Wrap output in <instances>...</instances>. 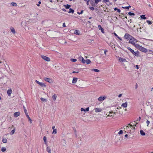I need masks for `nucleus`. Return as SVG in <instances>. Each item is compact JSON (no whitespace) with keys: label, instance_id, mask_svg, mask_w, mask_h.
Segmentation results:
<instances>
[{"label":"nucleus","instance_id":"obj_1","mask_svg":"<svg viewBox=\"0 0 153 153\" xmlns=\"http://www.w3.org/2000/svg\"><path fill=\"white\" fill-rule=\"evenodd\" d=\"M129 40V43H130L132 45L134 44V43H135L137 42V40L132 36L131 38Z\"/></svg>","mask_w":153,"mask_h":153},{"label":"nucleus","instance_id":"obj_2","mask_svg":"<svg viewBox=\"0 0 153 153\" xmlns=\"http://www.w3.org/2000/svg\"><path fill=\"white\" fill-rule=\"evenodd\" d=\"M132 36L128 33H126L124 36V38L126 39L129 40L132 38Z\"/></svg>","mask_w":153,"mask_h":153},{"label":"nucleus","instance_id":"obj_3","mask_svg":"<svg viewBox=\"0 0 153 153\" xmlns=\"http://www.w3.org/2000/svg\"><path fill=\"white\" fill-rule=\"evenodd\" d=\"M139 49L142 52L144 53H146L147 52V50L146 48L142 47V46L139 47Z\"/></svg>","mask_w":153,"mask_h":153},{"label":"nucleus","instance_id":"obj_4","mask_svg":"<svg viewBox=\"0 0 153 153\" xmlns=\"http://www.w3.org/2000/svg\"><path fill=\"white\" fill-rule=\"evenodd\" d=\"M41 57L44 60L47 61V62H48L50 61V59L49 58L44 56L43 55H42L41 56Z\"/></svg>","mask_w":153,"mask_h":153},{"label":"nucleus","instance_id":"obj_5","mask_svg":"<svg viewBox=\"0 0 153 153\" xmlns=\"http://www.w3.org/2000/svg\"><path fill=\"white\" fill-rule=\"evenodd\" d=\"M107 98L106 96H100L98 98V100L100 101H102L106 99Z\"/></svg>","mask_w":153,"mask_h":153},{"label":"nucleus","instance_id":"obj_6","mask_svg":"<svg viewBox=\"0 0 153 153\" xmlns=\"http://www.w3.org/2000/svg\"><path fill=\"white\" fill-rule=\"evenodd\" d=\"M36 82L39 85L43 87H45L46 86L42 82H39V81H37V80H36Z\"/></svg>","mask_w":153,"mask_h":153},{"label":"nucleus","instance_id":"obj_7","mask_svg":"<svg viewBox=\"0 0 153 153\" xmlns=\"http://www.w3.org/2000/svg\"><path fill=\"white\" fill-rule=\"evenodd\" d=\"M44 79L45 81L47 82L50 83H51L52 82V80L49 78L44 77Z\"/></svg>","mask_w":153,"mask_h":153},{"label":"nucleus","instance_id":"obj_8","mask_svg":"<svg viewBox=\"0 0 153 153\" xmlns=\"http://www.w3.org/2000/svg\"><path fill=\"white\" fill-rule=\"evenodd\" d=\"M119 60L120 62H127L125 59L123 58L119 57Z\"/></svg>","mask_w":153,"mask_h":153},{"label":"nucleus","instance_id":"obj_9","mask_svg":"<svg viewBox=\"0 0 153 153\" xmlns=\"http://www.w3.org/2000/svg\"><path fill=\"white\" fill-rule=\"evenodd\" d=\"M98 27L99 29L101 30V32L104 33V29L100 25H99L98 26Z\"/></svg>","mask_w":153,"mask_h":153},{"label":"nucleus","instance_id":"obj_10","mask_svg":"<svg viewBox=\"0 0 153 153\" xmlns=\"http://www.w3.org/2000/svg\"><path fill=\"white\" fill-rule=\"evenodd\" d=\"M133 54L135 56L138 57L139 55V52L138 51L136 52H134V53Z\"/></svg>","mask_w":153,"mask_h":153},{"label":"nucleus","instance_id":"obj_11","mask_svg":"<svg viewBox=\"0 0 153 153\" xmlns=\"http://www.w3.org/2000/svg\"><path fill=\"white\" fill-rule=\"evenodd\" d=\"M20 113L19 112H17L15 113L14 114V116L15 117H17L20 115Z\"/></svg>","mask_w":153,"mask_h":153},{"label":"nucleus","instance_id":"obj_12","mask_svg":"<svg viewBox=\"0 0 153 153\" xmlns=\"http://www.w3.org/2000/svg\"><path fill=\"white\" fill-rule=\"evenodd\" d=\"M127 49L129 50L132 54H133L134 52V51L133 49H131L130 47H128Z\"/></svg>","mask_w":153,"mask_h":153},{"label":"nucleus","instance_id":"obj_13","mask_svg":"<svg viewBox=\"0 0 153 153\" xmlns=\"http://www.w3.org/2000/svg\"><path fill=\"white\" fill-rule=\"evenodd\" d=\"M95 111L96 112H100L102 110L100 108H96L95 109Z\"/></svg>","mask_w":153,"mask_h":153},{"label":"nucleus","instance_id":"obj_14","mask_svg":"<svg viewBox=\"0 0 153 153\" xmlns=\"http://www.w3.org/2000/svg\"><path fill=\"white\" fill-rule=\"evenodd\" d=\"M127 102H126L124 103H123L122 105L121 106L124 108H126L127 107Z\"/></svg>","mask_w":153,"mask_h":153},{"label":"nucleus","instance_id":"obj_15","mask_svg":"<svg viewBox=\"0 0 153 153\" xmlns=\"http://www.w3.org/2000/svg\"><path fill=\"white\" fill-rule=\"evenodd\" d=\"M77 78H76L74 77L73 78V81H72V83H75L77 81Z\"/></svg>","mask_w":153,"mask_h":153},{"label":"nucleus","instance_id":"obj_16","mask_svg":"<svg viewBox=\"0 0 153 153\" xmlns=\"http://www.w3.org/2000/svg\"><path fill=\"white\" fill-rule=\"evenodd\" d=\"M12 93V90L11 89H9L7 91V93L9 96H10Z\"/></svg>","mask_w":153,"mask_h":153},{"label":"nucleus","instance_id":"obj_17","mask_svg":"<svg viewBox=\"0 0 153 153\" xmlns=\"http://www.w3.org/2000/svg\"><path fill=\"white\" fill-rule=\"evenodd\" d=\"M46 151H47L49 153H51V151L50 148L48 147V146H47L46 148Z\"/></svg>","mask_w":153,"mask_h":153},{"label":"nucleus","instance_id":"obj_18","mask_svg":"<svg viewBox=\"0 0 153 153\" xmlns=\"http://www.w3.org/2000/svg\"><path fill=\"white\" fill-rule=\"evenodd\" d=\"M43 140L45 144L47 145V138L45 136H44L43 137Z\"/></svg>","mask_w":153,"mask_h":153},{"label":"nucleus","instance_id":"obj_19","mask_svg":"<svg viewBox=\"0 0 153 153\" xmlns=\"http://www.w3.org/2000/svg\"><path fill=\"white\" fill-rule=\"evenodd\" d=\"M10 29L11 31L13 34H15L16 33V31H15V30L13 27H11Z\"/></svg>","mask_w":153,"mask_h":153},{"label":"nucleus","instance_id":"obj_20","mask_svg":"<svg viewBox=\"0 0 153 153\" xmlns=\"http://www.w3.org/2000/svg\"><path fill=\"white\" fill-rule=\"evenodd\" d=\"M145 16V15H141L140 16V17L141 18V19H146L147 18Z\"/></svg>","mask_w":153,"mask_h":153},{"label":"nucleus","instance_id":"obj_21","mask_svg":"<svg viewBox=\"0 0 153 153\" xmlns=\"http://www.w3.org/2000/svg\"><path fill=\"white\" fill-rule=\"evenodd\" d=\"M56 97L57 96L55 94H54L52 96V99L54 101H55L56 100Z\"/></svg>","mask_w":153,"mask_h":153},{"label":"nucleus","instance_id":"obj_22","mask_svg":"<svg viewBox=\"0 0 153 153\" xmlns=\"http://www.w3.org/2000/svg\"><path fill=\"white\" fill-rule=\"evenodd\" d=\"M140 132L141 135H142L144 136L146 134L142 130H141Z\"/></svg>","mask_w":153,"mask_h":153},{"label":"nucleus","instance_id":"obj_23","mask_svg":"<svg viewBox=\"0 0 153 153\" xmlns=\"http://www.w3.org/2000/svg\"><path fill=\"white\" fill-rule=\"evenodd\" d=\"M74 10L73 9H71V8H70L69 11H68V13H74Z\"/></svg>","mask_w":153,"mask_h":153},{"label":"nucleus","instance_id":"obj_24","mask_svg":"<svg viewBox=\"0 0 153 153\" xmlns=\"http://www.w3.org/2000/svg\"><path fill=\"white\" fill-rule=\"evenodd\" d=\"M91 62V61L89 59H87L86 60H85V63H86L88 64H89Z\"/></svg>","mask_w":153,"mask_h":153},{"label":"nucleus","instance_id":"obj_25","mask_svg":"<svg viewBox=\"0 0 153 153\" xmlns=\"http://www.w3.org/2000/svg\"><path fill=\"white\" fill-rule=\"evenodd\" d=\"M64 6L66 9H69L71 7V5L69 4L64 5Z\"/></svg>","mask_w":153,"mask_h":153},{"label":"nucleus","instance_id":"obj_26","mask_svg":"<svg viewBox=\"0 0 153 153\" xmlns=\"http://www.w3.org/2000/svg\"><path fill=\"white\" fill-rule=\"evenodd\" d=\"M79 31L78 30H75L74 31V33L76 35H79Z\"/></svg>","mask_w":153,"mask_h":153},{"label":"nucleus","instance_id":"obj_27","mask_svg":"<svg viewBox=\"0 0 153 153\" xmlns=\"http://www.w3.org/2000/svg\"><path fill=\"white\" fill-rule=\"evenodd\" d=\"M132 45H134L135 47L138 48V49H139V47L141 46L139 45L138 44H136L135 43H134V44H133Z\"/></svg>","mask_w":153,"mask_h":153},{"label":"nucleus","instance_id":"obj_28","mask_svg":"<svg viewBox=\"0 0 153 153\" xmlns=\"http://www.w3.org/2000/svg\"><path fill=\"white\" fill-rule=\"evenodd\" d=\"M132 124L133 125V126H136V125L138 123L137 122H136V121H134V122H132Z\"/></svg>","mask_w":153,"mask_h":153},{"label":"nucleus","instance_id":"obj_29","mask_svg":"<svg viewBox=\"0 0 153 153\" xmlns=\"http://www.w3.org/2000/svg\"><path fill=\"white\" fill-rule=\"evenodd\" d=\"M114 35L116 37H117L120 40L122 41V39L120 37L115 33H114Z\"/></svg>","mask_w":153,"mask_h":153},{"label":"nucleus","instance_id":"obj_30","mask_svg":"<svg viewBox=\"0 0 153 153\" xmlns=\"http://www.w3.org/2000/svg\"><path fill=\"white\" fill-rule=\"evenodd\" d=\"M114 10L115 11L117 10V12L118 13H120V10L117 7H115L114 8Z\"/></svg>","mask_w":153,"mask_h":153},{"label":"nucleus","instance_id":"obj_31","mask_svg":"<svg viewBox=\"0 0 153 153\" xmlns=\"http://www.w3.org/2000/svg\"><path fill=\"white\" fill-rule=\"evenodd\" d=\"M15 128L13 130L11 131L10 132V135H12L15 132Z\"/></svg>","mask_w":153,"mask_h":153},{"label":"nucleus","instance_id":"obj_32","mask_svg":"<svg viewBox=\"0 0 153 153\" xmlns=\"http://www.w3.org/2000/svg\"><path fill=\"white\" fill-rule=\"evenodd\" d=\"M123 127L124 129L126 130H127L128 128H129V127L128 126H125Z\"/></svg>","mask_w":153,"mask_h":153},{"label":"nucleus","instance_id":"obj_33","mask_svg":"<svg viewBox=\"0 0 153 153\" xmlns=\"http://www.w3.org/2000/svg\"><path fill=\"white\" fill-rule=\"evenodd\" d=\"M11 4L13 6H17V4L15 2H12Z\"/></svg>","mask_w":153,"mask_h":153},{"label":"nucleus","instance_id":"obj_34","mask_svg":"<svg viewBox=\"0 0 153 153\" xmlns=\"http://www.w3.org/2000/svg\"><path fill=\"white\" fill-rule=\"evenodd\" d=\"M2 142L4 143H6L7 142V140L6 139H3L2 140Z\"/></svg>","mask_w":153,"mask_h":153},{"label":"nucleus","instance_id":"obj_35","mask_svg":"<svg viewBox=\"0 0 153 153\" xmlns=\"http://www.w3.org/2000/svg\"><path fill=\"white\" fill-rule=\"evenodd\" d=\"M6 150V148L5 147H2L1 149V151L2 152H4Z\"/></svg>","mask_w":153,"mask_h":153},{"label":"nucleus","instance_id":"obj_36","mask_svg":"<svg viewBox=\"0 0 153 153\" xmlns=\"http://www.w3.org/2000/svg\"><path fill=\"white\" fill-rule=\"evenodd\" d=\"M128 14L130 16H134L135 14L130 12L128 13Z\"/></svg>","mask_w":153,"mask_h":153},{"label":"nucleus","instance_id":"obj_37","mask_svg":"<svg viewBox=\"0 0 153 153\" xmlns=\"http://www.w3.org/2000/svg\"><path fill=\"white\" fill-rule=\"evenodd\" d=\"M92 71H93L96 72H98L100 71L99 70L96 69H92Z\"/></svg>","mask_w":153,"mask_h":153},{"label":"nucleus","instance_id":"obj_38","mask_svg":"<svg viewBox=\"0 0 153 153\" xmlns=\"http://www.w3.org/2000/svg\"><path fill=\"white\" fill-rule=\"evenodd\" d=\"M23 108H24V112H25V114H27V110L24 106V107H23Z\"/></svg>","mask_w":153,"mask_h":153},{"label":"nucleus","instance_id":"obj_39","mask_svg":"<svg viewBox=\"0 0 153 153\" xmlns=\"http://www.w3.org/2000/svg\"><path fill=\"white\" fill-rule=\"evenodd\" d=\"M40 99L41 100V101L43 102L46 101V99H44L43 98H41Z\"/></svg>","mask_w":153,"mask_h":153},{"label":"nucleus","instance_id":"obj_40","mask_svg":"<svg viewBox=\"0 0 153 153\" xmlns=\"http://www.w3.org/2000/svg\"><path fill=\"white\" fill-rule=\"evenodd\" d=\"M56 132L57 131L56 129H53V134L54 133V134H56Z\"/></svg>","mask_w":153,"mask_h":153},{"label":"nucleus","instance_id":"obj_41","mask_svg":"<svg viewBox=\"0 0 153 153\" xmlns=\"http://www.w3.org/2000/svg\"><path fill=\"white\" fill-rule=\"evenodd\" d=\"M71 60L73 62H75L77 60L76 59H71Z\"/></svg>","mask_w":153,"mask_h":153},{"label":"nucleus","instance_id":"obj_42","mask_svg":"<svg viewBox=\"0 0 153 153\" xmlns=\"http://www.w3.org/2000/svg\"><path fill=\"white\" fill-rule=\"evenodd\" d=\"M101 1V0H95V3L97 4L100 1Z\"/></svg>","mask_w":153,"mask_h":153},{"label":"nucleus","instance_id":"obj_43","mask_svg":"<svg viewBox=\"0 0 153 153\" xmlns=\"http://www.w3.org/2000/svg\"><path fill=\"white\" fill-rule=\"evenodd\" d=\"M146 22L149 25H151L152 24V22L149 20H147Z\"/></svg>","mask_w":153,"mask_h":153},{"label":"nucleus","instance_id":"obj_44","mask_svg":"<svg viewBox=\"0 0 153 153\" xmlns=\"http://www.w3.org/2000/svg\"><path fill=\"white\" fill-rule=\"evenodd\" d=\"M83 10H82L80 12H78L77 14L79 15L82 14L83 13Z\"/></svg>","mask_w":153,"mask_h":153},{"label":"nucleus","instance_id":"obj_45","mask_svg":"<svg viewBox=\"0 0 153 153\" xmlns=\"http://www.w3.org/2000/svg\"><path fill=\"white\" fill-rule=\"evenodd\" d=\"M128 125L130 126L131 127V129H135V127H133V126L132 125H131L130 124H128Z\"/></svg>","mask_w":153,"mask_h":153},{"label":"nucleus","instance_id":"obj_46","mask_svg":"<svg viewBox=\"0 0 153 153\" xmlns=\"http://www.w3.org/2000/svg\"><path fill=\"white\" fill-rule=\"evenodd\" d=\"M81 61H82L83 63H85V60L83 58H82Z\"/></svg>","mask_w":153,"mask_h":153},{"label":"nucleus","instance_id":"obj_47","mask_svg":"<svg viewBox=\"0 0 153 153\" xmlns=\"http://www.w3.org/2000/svg\"><path fill=\"white\" fill-rule=\"evenodd\" d=\"M127 131V133H128V132H130L131 131V128H128L127 129V130H126V132Z\"/></svg>","mask_w":153,"mask_h":153},{"label":"nucleus","instance_id":"obj_48","mask_svg":"<svg viewBox=\"0 0 153 153\" xmlns=\"http://www.w3.org/2000/svg\"><path fill=\"white\" fill-rule=\"evenodd\" d=\"M123 67L124 68H125V69L128 71H129L128 70H127V69H126V66L125 64H124V63L123 64Z\"/></svg>","mask_w":153,"mask_h":153},{"label":"nucleus","instance_id":"obj_49","mask_svg":"<svg viewBox=\"0 0 153 153\" xmlns=\"http://www.w3.org/2000/svg\"><path fill=\"white\" fill-rule=\"evenodd\" d=\"M91 5L95 7L96 5V4L95 3H94L93 2L92 3H91Z\"/></svg>","mask_w":153,"mask_h":153},{"label":"nucleus","instance_id":"obj_50","mask_svg":"<svg viewBox=\"0 0 153 153\" xmlns=\"http://www.w3.org/2000/svg\"><path fill=\"white\" fill-rule=\"evenodd\" d=\"M89 9L92 10H93L94 9V8L92 7H90Z\"/></svg>","mask_w":153,"mask_h":153},{"label":"nucleus","instance_id":"obj_51","mask_svg":"<svg viewBox=\"0 0 153 153\" xmlns=\"http://www.w3.org/2000/svg\"><path fill=\"white\" fill-rule=\"evenodd\" d=\"M131 7V6L129 5L128 6L126 7H124V8H125V9H129V7Z\"/></svg>","mask_w":153,"mask_h":153},{"label":"nucleus","instance_id":"obj_52","mask_svg":"<svg viewBox=\"0 0 153 153\" xmlns=\"http://www.w3.org/2000/svg\"><path fill=\"white\" fill-rule=\"evenodd\" d=\"M123 131L122 130H120L119 131V132H118V134H123Z\"/></svg>","mask_w":153,"mask_h":153},{"label":"nucleus","instance_id":"obj_53","mask_svg":"<svg viewBox=\"0 0 153 153\" xmlns=\"http://www.w3.org/2000/svg\"><path fill=\"white\" fill-rule=\"evenodd\" d=\"M149 53L150 54H152L153 53V51L150 50H149Z\"/></svg>","mask_w":153,"mask_h":153},{"label":"nucleus","instance_id":"obj_54","mask_svg":"<svg viewBox=\"0 0 153 153\" xmlns=\"http://www.w3.org/2000/svg\"><path fill=\"white\" fill-rule=\"evenodd\" d=\"M28 120L30 121V123H31L32 122V120L30 119V117L28 118Z\"/></svg>","mask_w":153,"mask_h":153},{"label":"nucleus","instance_id":"obj_55","mask_svg":"<svg viewBox=\"0 0 153 153\" xmlns=\"http://www.w3.org/2000/svg\"><path fill=\"white\" fill-rule=\"evenodd\" d=\"M74 133L75 134L76 136V130L75 128L74 129Z\"/></svg>","mask_w":153,"mask_h":153},{"label":"nucleus","instance_id":"obj_56","mask_svg":"<svg viewBox=\"0 0 153 153\" xmlns=\"http://www.w3.org/2000/svg\"><path fill=\"white\" fill-rule=\"evenodd\" d=\"M81 111H85V109H84L83 108H81Z\"/></svg>","mask_w":153,"mask_h":153},{"label":"nucleus","instance_id":"obj_57","mask_svg":"<svg viewBox=\"0 0 153 153\" xmlns=\"http://www.w3.org/2000/svg\"><path fill=\"white\" fill-rule=\"evenodd\" d=\"M89 108L87 107L86 108V109H85V111H88L89 110Z\"/></svg>","mask_w":153,"mask_h":153},{"label":"nucleus","instance_id":"obj_58","mask_svg":"<svg viewBox=\"0 0 153 153\" xmlns=\"http://www.w3.org/2000/svg\"><path fill=\"white\" fill-rule=\"evenodd\" d=\"M104 2L106 3V2H109V0H103Z\"/></svg>","mask_w":153,"mask_h":153},{"label":"nucleus","instance_id":"obj_59","mask_svg":"<svg viewBox=\"0 0 153 153\" xmlns=\"http://www.w3.org/2000/svg\"><path fill=\"white\" fill-rule=\"evenodd\" d=\"M109 113L110 114H112V113H114V114H116L117 113L115 112L113 113L112 111H110L109 112Z\"/></svg>","mask_w":153,"mask_h":153},{"label":"nucleus","instance_id":"obj_60","mask_svg":"<svg viewBox=\"0 0 153 153\" xmlns=\"http://www.w3.org/2000/svg\"><path fill=\"white\" fill-rule=\"evenodd\" d=\"M146 123H147V126H148L149 124V123H150V122L148 121V120H147L146 121Z\"/></svg>","mask_w":153,"mask_h":153},{"label":"nucleus","instance_id":"obj_61","mask_svg":"<svg viewBox=\"0 0 153 153\" xmlns=\"http://www.w3.org/2000/svg\"><path fill=\"white\" fill-rule=\"evenodd\" d=\"M137 87H138V85L137 83H136L135 85V89H137Z\"/></svg>","mask_w":153,"mask_h":153},{"label":"nucleus","instance_id":"obj_62","mask_svg":"<svg viewBox=\"0 0 153 153\" xmlns=\"http://www.w3.org/2000/svg\"><path fill=\"white\" fill-rule=\"evenodd\" d=\"M108 52V51L107 50H105L104 51V54H105V55H106V53Z\"/></svg>","mask_w":153,"mask_h":153},{"label":"nucleus","instance_id":"obj_63","mask_svg":"<svg viewBox=\"0 0 153 153\" xmlns=\"http://www.w3.org/2000/svg\"><path fill=\"white\" fill-rule=\"evenodd\" d=\"M141 120V117H139L137 119V120L138 121H140V120Z\"/></svg>","mask_w":153,"mask_h":153},{"label":"nucleus","instance_id":"obj_64","mask_svg":"<svg viewBox=\"0 0 153 153\" xmlns=\"http://www.w3.org/2000/svg\"><path fill=\"white\" fill-rule=\"evenodd\" d=\"M83 58V57H82V56H80L79 57V59L80 60H81V61L82 59V58Z\"/></svg>","mask_w":153,"mask_h":153}]
</instances>
